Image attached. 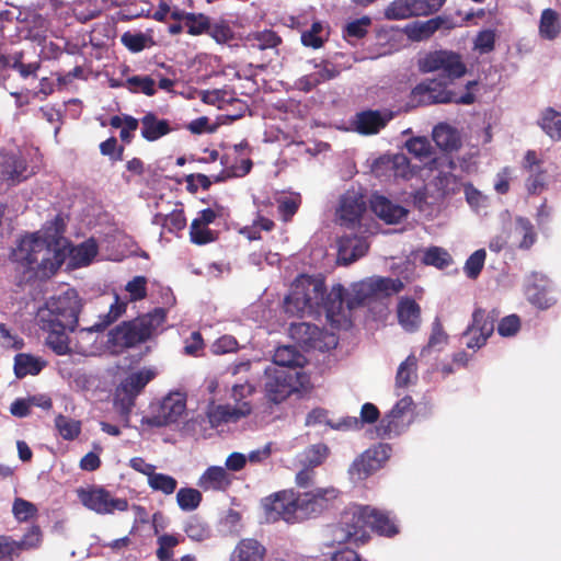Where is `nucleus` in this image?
Wrapping results in <instances>:
<instances>
[{"mask_svg":"<svg viewBox=\"0 0 561 561\" xmlns=\"http://www.w3.org/2000/svg\"><path fill=\"white\" fill-rule=\"evenodd\" d=\"M404 284L400 278L371 276L354 283L345 296L341 284L324 293L323 304L319 313L324 312L328 322L336 329L344 328L350 321L348 312L380 298H388L403 290Z\"/></svg>","mask_w":561,"mask_h":561,"instance_id":"obj_1","label":"nucleus"},{"mask_svg":"<svg viewBox=\"0 0 561 561\" xmlns=\"http://www.w3.org/2000/svg\"><path fill=\"white\" fill-rule=\"evenodd\" d=\"M66 239L54 237L43 239L36 234L23 238L13 252L20 284H33L51 278L64 264Z\"/></svg>","mask_w":561,"mask_h":561,"instance_id":"obj_2","label":"nucleus"},{"mask_svg":"<svg viewBox=\"0 0 561 561\" xmlns=\"http://www.w3.org/2000/svg\"><path fill=\"white\" fill-rule=\"evenodd\" d=\"M82 300L75 288L51 296L38 312L39 328L47 332L46 344L57 355L70 352L67 332H75L78 327Z\"/></svg>","mask_w":561,"mask_h":561,"instance_id":"obj_3","label":"nucleus"},{"mask_svg":"<svg viewBox=\"0 0 561 561\" xmlns=\"http://www.w3.org/2000/svg\"><path fill=\"white\" fill-rule=\"evenodd\" d=\"M164 320V310L156 308L152 312L116 325L108 333V342L123 348L134 347L147 342Z\"/></svg>","mask_w":561,"mask_h":561,"instance_id":"obj_4","label":"nucleus"},{"mask_svg":"<svg viewBox=\"0 0 561 561\" xmlns=\"http://www.w3.org/2000/svg\"><path fill=\"white\" fill-rule=\"evenodd\" d=\"M325 290L323 279L301 275L291 285L290 293L285 298L286 312L296 316L319 313V306L323 304Z\"/></svg>","mask_w":561,"mask_h":561,"instance_id":"obj_5","label":"nucleus"},{"mask_svg":"<svg viewBox=\"0 0 561 561\" xmlns=\"http://www.w3.org/2000/svg\"><path fill=\"white\" fill-rule=\"evenodd\" d=\"M413 106H426L432 104H465L470 105L476 101L472 92L457 95L447 89V83L437 79H426L416 84L411 91Z\"/></svg>","mask_w":561,"mask_h":561,"instance_id":"obj_6","label":"nucleus"},{"mask_svg":"<svg viewBox=\"0 0 561 561\" xmlns=\"http://www.w3.org/2000/svg\"><path fill=\"white\" fill-rule=\"evenodd\" d=\"M369 505H354L345 510L340 518L334 534L339 542L365 543L369 539L367 531Z\"/></svg>","mask_w":561,"mask_h":561,"instance_id":"obj_7","label":"nucleus"},{"mask_svg":"<svg viewBox=\"0 0 561 561\" xmlns=\"http://www.w3.org/2000/svg\"><path fill=\"white\" fill-rule=\"evenodd\" d=\"M154 376L156 373L153 369L142 368L128 374L116 388L115 405L126 422L129 421V415L135 407L136 398L154 378Z\"/></svg>","mask_w":561,"mask_h":561,"instance_id":"obj_8","label":"nucleus"},{"mask_svg":"<svg viewBox=\"0 0 561 561\" xmlns=\"http://www.w3.org/2000/svg\"><path fill=\"white\" fill-rule=\"evenodd\" d=\"M340 491L334 486L297 493V522L316 518L334 506Z\"/></svg>","mask_w":561,"mask_h":561,"instance_id":"obj_9","label":"nucleus"},{"mask_svg":"<svg viewBox=\"0 0 561 561\" xmlns=\"http://www.w3.org/2000/svg\"><path fill=\"white\" fill-rule=\"evenodd\" d=\"M81 504L100 515L125 512L128 510V501L123 497H114L103 486L81 488L77 491Z\"/></svg>","mask_w":561,"mask_h":561,"instance_id":"obj_10","label":"nucleus"},{"mask_svg":"<svg viewBox=\"0 0 561 561\" xmlns=\"http://www.w3.org/2000/svg\"><path fill=\"white\" fill-rule=\"evenodd\" d=\"M392 448L389 444L378 443L373 445L358 457L354 459L350 466L348 473L357 480H365L374 472L379 470L391 456Z\"/></svg>","mask_w":561,"mask_h":561,"instance_id":"obj_11","label":"nucleus"},{"mask_svg":"<svg viewBox=\"0 0 561 561\" xmlns=\"http://www.w3.org/2000/svg\"><path fill=\"white\" fill-rule=\"evenodd\" d=\"M424 72L442 71L449 79H458L466 75L467 67L461 55L453 50H434L428 53L421 61Z\"/></svg>","mask_w":561,"mask_h":561,"instance_id":"obj_12","label":"nucleus"},{"mask_svg":"<svg viewBox=\"0 0 561 561\" xmlns=\"http://www.w3.org/2000/svg\"><path fill=\"white\" fill-rule=\"evenodd\" d=\"M290 337L302 348L327 351L336 345V339L316 324L299 322L289 327Z\"/></svg>","mask_w":561,"mask_h":561,"instance_id":"obj_13","label":"nucleus"},{"mask_svg":"<svg viewBox=\"0 0 561 561\" xmlns=\"http://www.w3.org/2000/svg\"><path fill=\"white\" fill-rule=\"evenodd\" d=\"M500 316L496 309L486 311L482 308H476L472 313V322L463 332L468 337L466 345L468 348L477 350L482 347L488 339L493 334L495 322Z\"/></svg>","mask_w":561,"mask_h":561,"instance_id":"obj_14","label":"nucleus"},{"mask_svg":"<svg viewBox=\"0 0 561 561\" xmlns=\"http://www.w3.org/2000/svg\"><path fill=\"white\" fill-rule=\"evenodd\" d=\"M297 493L293 490L275 492L262 500L267 519L276 522L297 523Z\"/></svg>","mask_w":561,"mask_h":561,"instance_id":"obj_15","label":"nucleus"},{"mask_svg":"<svg viewBox=\"0 0 561 561\" xmlns=\"http://www.w3.org/2000/svg\"><path fill=\"white\" fill-rule=\"evenodd\" d=\"M186 409V401L180 393L169 394L159 403L152 414L146 417L150 426L162 427L176 423Z\"/></svg>","mask_w":561,"mask_h":561,"instance_id":"obj_16","label":"nucleus"},{"mask_svg":"<svg viewBox=\"0 0 561 561\" xmlns=\"http://www.w3.org/2000/svg\"><path fill=\"white\" fill-rule=\"evenodd\" d=\"M413 400L410 396L400 399L394 407L385 415L377 427L378 435L381 437H390L391 435H400L405 428L404 416L411 411Z\"/></svg>","mask_w":561,"mask_h":561,"instance_id":"obj_17","label":"nucleus"},{"mask_svg":"<svg viewBox=\"0 0 561 561\" xmlns=\"http://www.w3.org/2000/svg\"><path fill=\"white\" fill-rule=\"evenodd\" d=\"M365 210L366 202L360 193L348 190L341 196L337 215L342 226L354 228L356 224H359Z\"/></svg>","mask_w":561,"mask_h":561,"instance_id":"obj_18","label":"nucleus"},{"mask_svg":"<svg viewBox=\"0 0 561 561\" xmlns=\"http://www.w3.org/2000/svg\"><path fill=\"white\" fill-rule=\"evenodd\" d=\"M394 117L390 110H365L355 115L354 130L364 136L378 134Z\"/></svg>","mask_w":561,"mask_h":561,"instance_id":"obj_19","label":"nucleus"},{"mask_svg":"<svg viewBox=\"0 0 561 561\" xmlns=\"http://www.w3.org/2000/svg\"><path fill=\"white\" fill-rule=\"evenodd\" d=\"M369 244L364 236L353 231L346 232L337 240V256L344 265H348L368 251Z\"/></svg>","mask_w":561,"mask_h":561,"instance_id":"obj_20","label":"nucleus"},{"mask_svg":"<svg viewBox=\"0 0 561 561\" xmlns=\"http://www.w3.org/2000/svg\"><path fill=\"white\" fill-rule=\"evenodd\" d=\"M432 13L430 2L426 0H394L385 10L388 20H404Z\"/></svg>","mask_w":561,"mask_h":561,"instance_id":"obj_21","label":"nucleus"},{"mask_svg":"<svg viewBox=\"0 0 561 561\" xmlns=\"http://www.w3.org/2000/svg\"><path fill=\"white\" fill-rule=\"evenodd\" d=\"M266 399L275 404L285 401L295 390L293 378L285 371H276L270 375L264 385Z\"/></svg>","mask_w":561,"mask_h":561,"instance_id":"obj_22","label":"nucleus"},{"mask_svg":"<svg viewBox=\"0 0 561 561\" xmlns=\"http://www.w3.org/2000/svg\"><path fill=\"white\" fill-rule=\"evenodd\" d=\"M252 405L250 402H242L240 405L219 404L211 407L207 412V417L213 427L224 423L237 422L242 417L250 415Z\"/></svg>","mask_w":561,"mask_h":561,"instance_id":"obj_23","label":"nucleus"},{"mask_svg":"<svg viewBox=\"0 0 561 561\" xmlns=\"http://www.w3.org/2000/svg\"><path fill=\"white\" fill-rule=\"evenodd\" d=\"M370 207L374 214L388 225L398 224L408 216V209L381 195L373 197Z\"/></svg>","mask_w":561,"mask_h":561,"instance_id":"obj_24","label":"nucleus"},{"mask_svg":"<svg viewBox=\"0 0 561 561\" xmlns=\"http://www.w3.org/2000/svg\"><path fill=\"white\" fill-rule=\"evenodd\" d=\"M0 174L4 181L14 185L30 176L25 159L16 154H5L0 163Z\"/></svg>","mask_w":561,"mask_h":561,"instance_id":"obj_25","label":"nucleus"},{"mask_svg":"<svg viewBox=\"0 0 561 561\" xmlns=\"http://www.w3.org/2000/svg\"><path fill=\"white\" fill-rule=\"evenodd\" d=\"M445 27L450 30L453 27L450 21L443 16H436L427 21H416L405 28L407 35L412 41H425L428 39L436 31Z\"/></svg>","mask_w":561,"mask_h":561,"instance_id":"obj_26","label":"nucleus"},{"mask_svg":"<svg viewBox=\"0 0 561 561\" xmlns=\"http://www.w3.org/2000/svg\"><path fill=\"white\" fill-rule=\"evenodd\" d=\"M397 316L400 325L408 332H414L421 324V308L410 297H402L397 307Z\"/></svg>","mask_w":561,"mask_h":561,"instance_id":"obj_27","label":"nucleus"},{"mask_svg":"<svg viewBox=\"0 0 561 561\" xmlns=\"http://www.w3.org/2000/svg\"><path fill=\"white\" fill-rule=\"evenodd\" d=\"M266 548L254 538H243L233 548L229 561H264Z\"/></svg>","mask_w":561,"mask_h":561,"instance_id":"obj_28","label":"nucleus"},{"mask_svg":"<svg viewBox=\"0 0 561 561\" xmlns=\"http://www.w3.org/2000/svg\"><path fill=\"white\" fill-rule=\"evenodd\" d=\"M141 137L153 142L174 130L168 119H160L156 113L147 112L141 118Z\"/></svg>","mask_w":561,"mask_h":561,"instance_id":"obj_29","label":"nucleus"},{"mask_svg":"<svg viewBox=\"0 0 561 561\" xmlns=\"http://www.w3.org/2000/svg\"><path fill=\"white\" fill-rule=\"evenodd\" d=\"M243 41L244 46L250 49H273L276 54H278V46L283 43L282 37L271 28L250 32L244 36Z\"/></svg>","mask_w":561,"mask_h":561,"instance_id":"obj_30","label":"nucleus"},{"mask_svg":"<svg viewBox=\"0 0 561 561\" xmlns=\"http://www.w3.org/2000/svg\"><path fill=\"white\" fill-rule=\"evenodd\" d=\"M368 528L383 537H394L400 529L396 519L390 516L387 511L378 510L370 506Z\"/></svg>","mask_w":561,"mask_h":561,"instance_id":"obj_31","label":"nucleus"},{"mask_svg":"<svg viewBox=\"0 0 561 561\" xmlns=\"http://www.w3.org/2000/svg\"><path fill=\"white\" fill-rule=\"evenodd\" d=\"M432 137L436 146L445 152L457 151L461 147V138L458 130L446 123L435 126Z\"/></svg>","mask_w":561,"mask_h":561,"instance_id":"obj_32","label":"nucleus"},{"mask_svg":"<svg viewBox=\"0 0 561 561\" xmlns=\"http://www.w3.org/2000/svg\"><path fill=\"white\" fill-rule=\"evenodd\" d=\"M231 481L222 467L211 466L198 479V486L204 490L224 491Z\"/></svg>","mask_w":561,"mask_h":561,"instance_id":"obj_33","label":"nucleus"},{"mask_svg":"<svg viewBox=\"0 0 561 561\" xmlns=\"http://www.w3.org/2000/svg\"><path fill=\"white\" fill-rule=\"evenodd\" d=\"M99 247L93 238H90L69 250L70 263L73 267H84L92 263L98 255Z\"/></svg>","mask_w":561,"mask_h":561,"instance_id":"obj_34","label":"nucleus"},{"mask_svg":"<svg viewBox=\"0 0 561 561\" xmlns=\"http://www.w3.org/2000/svg\"><path fill=\"white\" fill-rule=\"evenodd\" d=\"M45 366L46 363L44 360L33 356L32 354L19 353L14 356L13 370L15 377L19 379H22L27 375L36 376Z\"/></svg>","mask_w":561,"mask_h":561,"instance_id":"obj_35","label":"nucleus"},{"mask_svg":"<svg viewBox=\"0 0 561 561\" xmlns=\"http://www.w3.org/2000/svg\"><path fill=\"white\" fill-rule=\"evenodd\" d=\"M127 308V302L121 300L118 295H115L114 302L110 306L108 311L105 314L99 317V321L92 327L82 329L89 333L103 332L107 327L114 323L119 317H122Z\"/></svg>","mask_w":561,"mask_h":561,"instance_id":"obj_36","label":"nucleus"},{"mask_svg":"<svg viewBox=\"0 0 561 561\" xmlns=\"http://www.w3.org/2000/svg\"><path fill=\"white\" fill-rule=\"evenodd\" d=\"M561 33V22L557 11L545 9L541 12L539 22V35L548 41H552Z\"/></svg>","mask_w":561,"mask_h":561,"instance_id":"obj_37","label":"nucleus"},{"mask_svg":"<svg viewBox=\"0 0 561 561\" xmlns=\"http://www.w3.org/2000/svg\"><path fill=\"white\" fill-rule=\"evenodd\" d=\"M432 184L442 198L457 194L462 187L460 179L451 172H439Z\"/></svg>","mask_w":561,"mask_h":561,"instance_id":"obj_38","label":"nucleus"},{"mask_svg":"<svg viewBox=\"0 0 561 561\" xmlns=\"http://www.w3.org/2000/svg\"><path fill=\"white\" fill-rule=\"evenodd\" d=\"M153 224L161 225L170 233H178L186 227V217L183 208L173 209L170 214H156Z\"/></svg>","mask_w":561,"mask_h":561,"instance_id":"obj_39","label":"nucleus"},{"mask_svg":"<svg viewBox=\"0 0 561 561\" xmlns=\"http://www.w3.org/2000/svg\"><path fill=\"white\" fill-rule=\"evenodd\" d=\"M184 538L180 534H162L157 538L156 556L159 561H170L174 556V548L178 547Z\"/></svg>","mask_w":561,"mask_h":561,"instance_id":"obj_40","label":"nucleus"},{"mask_svg":"<svg viewBox=\"0 0 561 561\" xmlns=\"http://www.w3.org/2000/svg\"><path fill=\"white\" fill-rule=\"evenodd\" d=\"M44 534L39 525H31L23 534L21 539L15 540L20 553L23 551H33L42 547Z\"/></svg>","mask_w":561,"mask_h":561,"instance_id":"obj_41","label":"nucleus"},{"mask_svg":"<svg viewBox=\"0 0 561 561\" xmlns=\"http://www.w3.org/2000/svg\"><path fill=\"white\" fill-rule=\"evenodd\" d=\"M539 125L552 140H561V113L552 107L546 108Z\"/></svg>","mask_w":561,"mask_h":561,"instance_id":"obj_42","label":"nucleus"},{"mask_svg":"<svg viewBox=\"0 0 561 561\" xmlns=\"http://www.w3.org/2000/svg\"><path fill=\"white\" fill-rule=\"evenodd\" d=\"M273 360L282 367H300L305 357L293 346H279L275 350Z\"/></svg>","mask_w":561,"mask_h":561,"instance_id":"obj_43","label":"nucleus"},{"mask_svg":"<svg viewBox=\"0 0 561 561\" xmlns=\"http://www.w3.org/2000/svg\"><path fill=\"white\" fill-rule=\"evenodd\" d=\"M405 148L415 159L424 162L432 159L433 147L426 137H412L405 142Z\"/></svg>","mask_w":561,"mask_h":561,"instance_id":"obj_44","label":"nucleus"},{"mask_svg":"<svg viewBox=\"0 0 561 561\" xmlns=\"http://www.w3.org/2000/svg\"><path fill=\"white\" fill-rule=\"evenodd\" d=\"M151 490L161 492L164 495H171L178 488V481L172 476L161 472H153L147 479Z\"/></svg>","mask_w":561,"mask_h":561,"instance_id":"obj_45","label":"nucleus"},{"mask_svg":"<svg viewBox=\"0 0 561 561\" xmlns=\"http://www.w3.org/2000/svg\"><path fill=\"white\" fill-rule=\"evenodd\" d=\"M125 88L131 93H142L147 96L156 94V81L149 76H133L125 81Z\"/></svg>","mask_w":561,"mask_h":561,"instance_id":"obj_46","label":"nucleus"},{"mask_svg":"<svg viewBox=\"0 0 561 561\" xmlns=\"http://www.w3.org/2000/svg\"><path fill=\"white\" fill-rule=\"evenodd\" d=\"M203 501L202 493L194 488H181L176 493V503L184 512L196 510Z\"/></svg>","mask_w":561,"mask_h":561,"instance_id":"obj_47","label":"nucleus"},{"mask_svg":"<svg viewBox=\"0 0 561 561\" xmlns=\"http://www.w3.org/2000/svg\"><path fill=\"white\" fill-rule=\"evenodd\" d=\"M55 426L59 435L66 440H73L81 433V422L62 414L56 416Z\"/></svg>","mask_w":561,"mask_h":561,"instance_id":"obj_48","label":"nucleus"},{"mask_svg":"<svg viewBox=\"0 0 561 561\" xmlns=\"http://www.w3.org/2000/svg\"><path fill=\"white\" fill-rule=\"evenodd\" d=\"M497 33L493 28H484L477 33L473 38V50L479 55H486L495 49Z\"/></svg>","mask_w":561,"mask_h":561,"instance_id":"obj_49","label":"nucleus"},{"mask_svg":"<svg viewBox=\"0 0 561 561\" xmlns=\"http://www.w3.org/2000/svg\"><path fill=\"white\" fill-rule=\"evenodd\" d=\"M330 449L324 443L310 445L304 451V465L316 468L321 466L329 457Z\"/></svg>","mask_w":561,"mask_h":561,"instance_id":"obj_50","label":"nucleus"},{"mask_svg":"<svg viewBox=\"0 0 561 561\" xmlns=\"http://www.w3.org/2000/svg\"><path fill=\"white\" fill-rule=\"evenodd\" d=\"M422 262L425 265H431L443 270L453 263V257L445 249L439 247H431L424 252Z\"/></svg>","mask_w":561,"mask_h":561,"instance_id":"obj_51","label":"nucleus"},{"mask_svg":"<svg viewBox=\"0 0 561 561\" xmlns=\"http://www.w3.org/2000/svg\"><path fill=\"white\" fill-rule=\"evenodd\" d=\"M417 359L414 355H409L403 360L397 370L396 386L398 388H405L410 385L412 377H416Z\"/></svg>","mask_w":561,"mask_h":561,"instance_id":"obj_52","label":"nucleus"},{"mask_svg":"<svg viewBox=\"0 0 561 561\" xmlns=\"http://www.w3.org/2000/svg\"><path fill=\"white\" fill-rule=\"evenodd\" d=\"M12 514L19 523H27L38 514L37 506L22 497H16L12 504Z\"/></svg>","mask_w":561,"mask_h":561,"instance_id":"obj_53","label":"nucleus"},{"mask_svg":"<svg viewBox=\"0 0 561 561\" xmlns=\"http://www.w3.org/2000/svg\"><path fill=\"white\" fill-rule=\"evenodd\" d=\"M190 240L196 245H205L217 240V232L198 224V220H193L190 227Z\"/></svg>","mask_w":561,"mask_h":561,"instance_id":"obj_54","label":"nucleus"},{"mask_svg":"<svg viewBox=\"0 0 561 561\" xmlns=\"http://www.w3.org/2000/svg\"><path fill=\"white\" fill-rule=\"evenodd\" d=\"M516 230L522 236V241L518 244L519 249H530L537 240V233L531 221L525 217H517Z\"/></svg>","mask_w":561,"mask_h":561,"instance_id":"obj_55","label":"nucleus"},{"mask_svg":"<svg viewBox=\"0 0 561 561\" xmlns=\"http://www.w3.org/2000/svg\"><path fill=\"white\" fill-rule=\"evenodd\" d=\"M210 18L205 15L204 13H194L192 12L187 16V22L185 24L187 34L192 36H199L203 34H207L209 31Z\"/></svg>","mask_w":561,"mask_h":561,"instance_id":"obj_56","label":"nucleus"},{"mask_svg":"<svg viewBox=\"0 0 561 561\" xmlns=\"http://www.w3.org/2000/svg\"><path fill=\"white\" fill-rule=\"evenodd\" d=\"M207 35H209L218 44H227L234 37L232 28L225 20H220L216 23L210 22Z\"/></svg>","mask_w":561,"mask_h":561,"instance_id":"obj_57","label":"nucleus"},{"mask_svg":"<svg viewBox=\"0 0 561 561\" xmlns=\"http://www.w3.org/2000/svg\"><path fill=\"white\" fill-rule=\"evenodd\" d=\"M124 46L131 53H139L151 44V38L144 33L126 32L121 37Z\"/></svg>","mask_w":561,"mask_h":561,"instance_id":"obj_58","label":"nucleus"},{"mask_svg":"<svg viewBox=\"0 0 561 561\" xmlns=\"http://www.w3.org/2000/svg\"><path fill=\"white\" fill-rule=\"evenodd\" d=\"M371 24L369 16H362L360 19L348 22L343 30L345 38H364L368 33V26Z\"/></svg>","mask_w":561,"mask_h":561,"instance_id":"obj_59","label":"nucleus"},{"mask_svg":"<svg viewBox=\"0 0 561 561\" xmlns=\"http://www.w3.org/2000/svg\"><path fill=\"white\" fill-rule=\"evenodd\" d=\"M485 257H486L485 250L479 249V250L474 251L467 259L463 270H465L466 275L469 278L476 279L480 275V273L484 266Z\"/></svg>","mask_w":561,"mask_h":561,"instance_id":"obj_60","label":"nucleus"},{"mask_svg":"<svg viewBox=\"0 0 561 561\" xmlns=\"http://www.w3.org/2000/svg\"><path fill=\"white\" fill-rule=\"evenodd\" d=\"M339 75H340V71L337 70V68L334 65H332L330 62H324L323 67L319 71L311 73V78L309 79L310 85L305 87V91L310 92L320 83L329 81L331 79H334Z\"/></svg>","mask_w":561,"mask_h":561,"instance_id":"obj_61","label":"nucleus"},{"mask_svg":"<svg viewBox=\"0 0 561 561\" xmlns=\"http://www.w3.org/2000/svg\"><path fill=\"white\" fill-rule=\"evenodd\" d=\"M323 31L322 23L317 21L313 22L310 30L301 33V43L306 47L318 49L323 46L324 38L320 35Z\"/></svg>","mask_w":561,"mask_h":561,"instance_id":"obj_62","label":"nucleus"},{"mask_svg":"<svg viewBox=\"0 0 561 561\" xmlns=\"http://www.w3.org/2000/svg\"><path fill=\"white\" fill-rule=\"evenodd\" d=\"M527 173L528 178L526 179L525 186L528 194H540L546 187L547 171L545 169H538Z\"/></svg>","mask_w":561,"mask_h":561,"instance_id":"obj_63","label":"nucleus"},{"mask_svg":"<svg viewBox=\"0 0 561 561\" xmlns=\"http://www.w3.org/2000/svg\"><path fill=\"white\" fill-rule=\"evenodd\" d=\"M184 531L188 538L195 541H203L210 536L209 527L196 518L185 525Z\"/></svg>","mask_w":561,"mask_h":561,"instance_id":"obj_64","label":"nucleus"}]
</instances>
